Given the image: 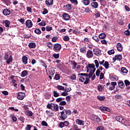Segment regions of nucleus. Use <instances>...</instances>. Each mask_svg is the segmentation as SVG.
Here are the masks:
<instances>
[{"label":"nucleus","mask_w":130,"mask_h":130,"mask_svg":"<svg viewBox=\"0 0 130 130\" xmlns=\"http://www.w3.org/2000/svg\"><path fill=\"white\" fill-rule=\"evenodd\" d=\"M79 76H81L79 77V81L81 83H83L85 85L89 84V81L90 79L88 77V74L87 73H80L78 74Z\"/></svg>","instance_id":"obj_1"},{"label":"nucleus","mask_w":130,"mask_h":130,"mask_svg":"<svg viewBox=\"0 0 130 130\" xmlns=\"http://www.w3.org/2000/svg\"><path fill=\"white\" fill-rule=\"evenodd\" d=\"M4 59H7L6 62L9 64L13 61V57L12 55H9V53H6L4 55Z\"/></svg>","instance_id":"obj_2"},{"label":"nucleus","mask_w":130,"mask_h":130,"mask_svg":"<svg viewBox=\"0 0 130 130\" xmlns=\"http://www.w3.org/2000/svg\"><path fill=\"white\" fill-rule=\"evenodd\" d=\"M61 49V45L57 43L54 45V51H59Z\"/></svg>","instance_id":"obj_3"},{"label":"nucleus","mask_w":130,"mask_h":130,"mask_svg":"<svg viewBox=\"0 0 130 130\" xmlns=\"http://www.w3.org/2000/svg\"><path fill=\"white\" fill-rule=\"evenodd\" d=\"M91 120H93L95 122H100L101 119L98 116L93 115L91 117Z\"/></svg>","instance_id":"obj_4"},{"label":"nucleus","mask_w":130,"mask_h":130,"mask_svg":"<svg viewBox=\"0 0 130 130\" xmlns=\"http://www.w3.org/2000/svg\"><path fill=\"white\" fill-rule=\"evenodd\" d=\"M26 27L27 28H32L33 26V23L30 20H27L25 22Z\"/></svg>","instance_id":"obj_5"},{"label":"nucleus","mask_w":130,"mask_h":130,"mask_svg":"<svg viewBox=\"0 0 130 130\" xmlns=\"http://www.w3.org/2000/svg\"><path fill=\"white\" fill-rule=\"evenodd\" d=\"M62 17L63 20H64L65 21H70V19H71V17H70V15L68 13H63Z\"/></svg>","instance_id":"obj_6"},{"label":"nucleus","mask_w":130,"mask_h":130,"mask_svg":"<svg viewBox=\"0 0 130 130\" xmlns=\"http://www.w3.org/2000/svg\"><path fill=\"white\" fill-rule=\"evenodd\" d=\"M25 97V93L21 92L18 93L17 99L19 100H23Z\"/></svg>","instance_id":"obj_7"},{"label":"nucleus","mask_w":130,"mask_h":130,"mask_svg":"<svg viewBox=\"0 0 130 130\" xmlns=\"http://www.w3.org/2000/svg\"><path fill=\"white\" fill-rule=\"evenodd\" d=\"M86 56L88 58H92V57H93V52L90 50H88L86 53Z\"/></svg>","instance_id":"obj_8"},{"label":"nucleus","mask_w":130,"mask_h":130,"mask_svg":"<svg viewBox=\"0 0 130 130\" xmlns=\"http://www.w3.org/2000/svg\"><path fill=\"white\" fill-rule=\"evenodd\" d=\"M52 110H54V111H58V105L57 104H52Z\"/></svg>","instance_id":"obj_9"},{"label":"nucleus","mask_w":130,"mask_h":130,"mask_svg":"<svg viewBox=\"0 0 130 130\" xmlns=\"http://www.w3.org/2000/svg\"><path fill=\"white\" fill-rule=\"evenodd\" d=\"M116 120L117 121H118L119 122H121V123H123L124 122V119L121 116H117L116 117Z\"/></svg>","instance_id":"obj_10"},{"label":"nucleus","mask_w":130,"mask_h":130,"mask_svg":"<svg viewBox=\"0 0 130 130\" xmlns=\"http://www.w3.org/2000/svg\"><path fill=\"white\" fill-rule=\"evenodd\" d=\"M117 49L118 51H122L123 47L122 45L120 43H118L116 45Z\"/></svg>","instance_id":"obj_11"},{"label":"nucleus","mask_w":130,"mask_h":130,"mask_svg":"<svg viewBox=\"0 0 130 130\" xmlns=\"http://www.w3.org/2000/svg\"><path fill=\"white\" fill-rule=\"evenodd\" d=\"M60 114L62 120H64V119L68 118V115L65 112H63V111L60 112Z\"/></svg>","instance_id":"obj_12"},{"label":"nucleus","mask_w":130,"mask_h":130,"mask_svg":"<svg viewBox=\"0 0 130 130\" xmlns=\"http://www.w3.org/2000/svg\"><path fill=\"white\" fill-rule=\"evenodd\" d=\"M93 51L94 55H100V53H101V51L98 49H93Z\"/></svg>","instance_id":"obj_13"},{"label":"nucleus","mask_w":130,"mask_h":130,"mask_svg":"<svg viewBox=\"0 0 130 130\" xmlns=\"http://www.w3.org/2000/svg\"><path fill=\"white\" fill-rule=\"evenodd\" d=\"M3 13L5 16H9L11 14V11L8 9H5L3 10Z\"/></svg>","instance_id":"obj_14"},{"label":"nucleus","mask_w":130,"mask_h":130,"mask_svg":"<svg viewBox=\"0 0 130 130\" xmlns=\"http://www.w3.org/2000/svg\"><path fill=\"white\" fill-rule=\"evenodd\" d=\"M76 122L77 124H78L79 125H84V124H85V122H84V121L80 120L79 119L76 120Z\"/></svg>","instance_id":"obj_15"},{"label":"nucleus","mask_w":130,"mask_h":130,"mask_svg":"<svg viewBox=\"0 0 130 130\" xmlns=\"http://www.w3.org/2000/svg\"><path fill=\"white\" fill-rule=\"evenodd\" d=\"M49 72L50 75H51V76H53V75L55 74V69L53 68H50L49 70Z\"/></svg>","instance_id":"obj_16"},{"label":"nucleus","mask_w":130,"mask_h":130,"mask_svg":"<svg viewBox=\"0 0 130 130\" xmlns=\"http://www.w3.org/2000/svg\"><path fill=\"white\" fill-rule=\"evenodd\" d=\"M24 113L27 116H32L33 115V112L30 110L25 111Z\"/></svg>","instance_id":"obj_17"},{"label":"nucleus","mask_w":130,"mask_h":130,"mask_svg":"<svg viewBox=\"0 0 130 130\" xmlns=\"http://www.w3.org/2000/svg\"><path fill=\"white\" fill-rule=\"evenodd\" d=\"M45 4L46 6H52L53 5V0H46Z\"/></svg>","instance_id":"obj_18"},{"label":"nucleus","mask_w":130,"mask_h":130,"mask_svg":"<svg viewBox=\"0 0 130 130\" xmlns=\"http://www.w3.org/2000/svg\"><path fill=\"white\" fill-rule=\"evenodd\" d=\"M22 62L24 63V64H27L28 63V57L26 56H23L22 57Z\"/></svg>","instance_id":"obj_19"},{"label":"nucleus","mask_w":130,"mask_h":130,"mask_svg":"<svg viewBox=\"0 0 130 130\" xmlns=\"http://www.w3.org/2000/svg\"><path fill=\"white\" fill-rule=\"evenodd\" d=\"M91 6L94 8V9H98V7H99V5H98V3L93 2L91 4Z\"/></svg>","instance_id":"obj_20"},{"label":"nucleus","mask_w":130,"mask_h":130,"mask_svg":"<svg viewBox=\"0 0 130 130\" xmlns=\"http://www.w3.org/2000/svg\"><path fill=\"white\" fill-rule=\"evenodd\" d=\"M95 71L96 69H94L90 71L89 75L88 74V77L89 78V79H90V78H92V76H93Z\"/></svg>","instance_id":"obj_21"},{"label":"nucleus","mask_w":130,"mask_h":130,"mask_svg":"<svg viewBox=\"0 0 130 130\" xmlns=\"http://www.w3.org/2000/svg\"><path fill=\"white\" fill-rule=\"evenodd\" d=\"M100 108L102 111H108V112L110 111V109L106 107H101Z\"/></svg>","instance_id":"obj_22"},{"label":"nucleus","mask_w":130,"mask_h":130,"mask_svg":"<svg viewBox=\"0 0 130 130\" xmlns=\"http://www.w3.org/2000/svg\"><path fill=\"white\" fill-rule=\"evenodd\" d=\"M81 3H82L84 6H89L90 5V0H82Z\"/></svg>","instance_id":"obj_23"},{"label":"nucleus","mask_w":130,"mask_h":130,"mask_svg":"<svg viewBox=\"0 0 130 130\" xmlns=\"http://www.w3.org/2000/svg\"><path fill=\"white\" fill-rule=\"evenodd\" d=\"M28 47L29 48H35L36 47V44L33 42L29 43L28 44Z\"/></svg>","instance_id":"obj_24"},{"label":"nucleus","mask_w":130,"mask_h":130,"mask_svg":"<svg viewBox=\"0 0 130 130\" xmlns=\"http://www.w3.org/2000/svg\"><path fill=\"white\" fill-rule=\"evenodd\" d=\"M115 58L116 60H121L122 59V56L120 54L116 55Z\"/></svg>","instance_id":"obj_25"},{"label":"nucleus","mask_w":130,"mask_h":130,"mask_svg":"<svg viewBox=\"0 0 130 130\" xmlns=\"http://www.w3.org/2000/svg\"><path fill=\"white\" fill-rule=\"evenodd\" d=\"M70 2L74 6H78V5L79 4L78 0H70Z\"/></svg>","instance_id":"obj_26"},{"label":"nucleus","mask_w":130,"mask_h":130,"mask_svg":"<svg viewBox=\"0 0 130 130\" xmlns=\"http://www.w3.org/2000/svg\"><path fill=\"white\" fill-rule=\"evenodd\" d=\"M118 86L121 89H123L124 88V83L122 81H120L118 82Z\"/></svg>","instance_id":"obj_27"},{"label":"nucleus","mask_w":130,"mask_h":130,"mask_svg":"<svg viewBox=\"0 0 130 130\" xmlns=\"http://www.w3.org/2000/svg\"><path fill=\"white\" fill-rule=\"evenodd\" d=\"M28 75V71L27 70H24L22 73H21V77L22 78H24V77H26Z\"/></svg>","instance_id":"obj_28"},{"label":"nucleus","mask_w":130,"mask_h":130,"mask_svg":"<svg viewBox=\"0 0 130 130\" xmlns=\"http://www.w3.org/2000/svg\"><path fill=\"white\" fill-rule=\"evenodd\" d=\"M121 72L123 74H127V73L128 72V71L127 70L126 68L123 67L121 69Z\"/></svg>","instance_id":"obj_29"},{"label":"nucleus","mask_w":130,"mask_h":130,"mask_svg":"<svg viewBox=\"0 0 130 130\" xmlns=\"http://www.w3.org/2000/svg\"><path fill=\"white\" fill-rule=\"evenodd\" d=\"M63 112H64L67 115H71L72 114V112L70 110H63Z\"/></svg>","instance_id":"obj_30"},{"label":"nucleus","mask_w":130,"mask_h":130,"mask_svg":"<svg viewBox=\"0 0 130 130\" xmlns=\"http://www.w3.org/2000/svg\"><path fill=\"white\" fill-rule=\"evenodd\" d=\"M56 88L58 90H61V91H64V87L58 85L56 86Z\"/></svg>","instance_id":"obj_31"},{"label":"nucleus","mask_w":130,"mask_h":130,"mask_svg":"<svg viewBox=\"0 0 130 130\" xmlns=\"http://www.w3.org/2000/svg\"><path fill=\"white\" fill-rule=\"evenodd\" d=\"M99 37L100 39H104V38L106 37V34L105 33H102L99 35Z\"/></svg>","instance_id":"obj_32"},{"label":"nucleus","mask_w":130,"mask_h":130,"mask_svg":"<svg viewBox=\"0 0 130 130\" xmlns=\"http://www.w3.org/2000/svg\"><path fill=\"white\" fill-rule=\"evenodd\" d=\"M5 24L6 27H7V28H9V27H10V25H11V21L9 20H6Z\"/></svg>","instance_id":"obj_33"},{"label":"nucleus","mask_w":130,"mask_h":130,"mask_svg":"<svg viewBox=\"0 0 130 130\" xmlns=\"http://www.w3.org/2000/svg\"><path fill=\"white\" fill-rule=\"evenodd\" d=\"M110 79L111 81H117V80H118V77L115 75H114L110 77Z\"/></svg>","instance_id":"obj_34"},{"label":"nucleus","mask_w":130,"mask_h":130,"mask_svg":"<svg viewBox=\"0 0 130 130\" xmlns=\"http://www.w3.org/2000/svg\"><path fill=\"white\" fill-rule=\"evenodd\" d=\"M104 67L106 70L109 69V63L108 61H105L104 64Z\"/></svg>","instance_id":"obj_35"},{"label":"nucleus","mask_w":130,"mask_h":130,"mask_svg":"<svg viewBox=\"0 0 130 130\" xmlns=\"http://www.w3.org/2000/svg\"><path fill=\"white\" fill-rule=\"evenodd\" d=\"M46 113L49 116H53V113H52V112H51V111H50V110H49V111L47 110L46 111Z\"/></svg>","instance_id":"obj_36"},{"label":"nucleus","mask_w":130,"mask_h":130,"mask_svg":"<svg viewBox=\"0 0 130 130\" xmlns=\"http://www.w3.org/2000/svg\"><path fill=\"white\" fill-rule=\"evenodd\" d=\"M97 98L98 100H100V101H103L105 99V96H98Z\"/></svg>","instance_id":"obj_37"},{"label":"nucleus","mask_w":130,"mask_h":130,"mask_svg":"<svg viewBox=\"0 0 130 130\" xmlns=\"http://www.w3.org/2000/svg\"><path fill=\"white\" fill-rule=\"evenodd\" d=\"M35 33L38 34V35H40V34H41V30L37 28L35 30Z\"/></svg>","instance_id":"obj_38"},{"label":"nucleus","mask_w":130,"mask_h":130,"mask_svg":"<svg viewBox=\"0 0 130 130\" xmlns=\"http://www.w3.org/2000/svg\"><path fill=\"white\" fill-rule=\"evenodd\" d=\"M108 54H109V55H111V54H114V49H111L108 51Z\"/></svg>","instance_id":"obj_39"},{"label":"nucleus","mask_w":130,"mask_h":130,"mask_svg":"<svg viewBox=\"0 0 130 130\" xmlns=\"http://www.w3.org/2000/svg\"><path fill=\"white\" fill-rule=\"evenodd\" d=\"M115 97L116 99H118V100H121V99H122V96L120 94H117Z\"/></svg>","instance_id":"obj_40"},{"label":"nucleus","mask_w":130,"mask_h":130,"mask_svg":"<svg viewBox=\"0 0 130 130\" xmlns=\"http://www.w3.org/2000/svg\"><path fill=\"white\" fill-rule=\"evenodd\" d=\"M69 78L71 80H76L77 79V76H76V74H73V75H72V76L69 77Z\"/></svg>","instance_id":"obj_41"},{"label":"nucleus","mask_w":130,"mask_h":130,"mask_svg":"<svg viewBox=\"0 0 130 130\" xmlns=\"http://www.w3.org/2000/svg\"><path fill=\"white\" fill-rule=\"evenodd\" d=\"M46 22H45V21H42V22H40V23H38V25H39V26H46Z\"/></svg>","instance_id":"obj_42"},{"label":"nucleus","mask_w":130,"mask_h":130,"mask_svg":"<svg viewBox=\"0 0 130 130\" xmlns=\"http://www.w3.org/2000/svg\"><path fill=\"white\" fill-rule=\"evenodd\" d=\"M94 63L95 64V67L96 68V69H98V68H99V61H98V60L95 59L94 60Z\"/></svg>","instance_id":"obj_43"},{"label":"nucleus","mask_w":130,"mask_h":130,"mask_svg":"<svg viewBox=\"0 0 130 130\" xmlns=\"http://www.w3.org/2000/svg\"><path fill=\"white\" fill-rule=\"evenodd\" d=\"M67 10L71 11L72 10V4H68L66 5Z\"/></svg>","instance_id":"obj_44"},{"label":"nucleus","mask_w":130,"mask_h":130,"mask_svg":"<svg viewBox=\"0 0 130 130\" xmlns=\"http://www.w3.org/2000/svg\"><path fill=\"white\" fill-rule=\"evenodd\" d=\"M53 93L54 97H58L59 96V93L56 91H54Z\"/></svg>","instance_id":"obj_45"},{"label":"nucleus","mask_w":130,"mask_h":130,"mask_svg":"<svg viewBox=\"0 0 130 130\" xmlns=\"http://www.w3.org/2000/svg\"><path fill=\"white\" fill-rule=\"evenodd\" d=\"M92 39H93V40H95V41H96V42H99V38L95 36L92 37Z\"/></svg>","instance_id":"obj_46"},{"label":"nucleus","mask_w":130,"mask_h":130,"mask_svg":"<svg viewBox=\"0 0 130 130\" xmlns=\"http://www.w3.org/2000/svg\"><path fill=\"white\" fill-rule=\"evenodd\" d=\"M88 68H89V69H93V70H94V69H96V68H95V64H94L93 63L89 64Z\"/></svg>","instance_id":"obj_47"},{"label":"nucleus","mask_w":130,"mask_h":130,"mask_svg":"<svg viewBox=\"0 0 130 130\" xmlns=\"http://www.w3.org/2000/svg\"><path fill=\"white\" fill-rule=\"evenodd\" d=\"M3 3L6 4L7 6H9L11 3L10 2V0H3Z\"/></svg>","instance_id":"obj_48"},{"label":"nucleus","mask_w":130,"mask_h":130,"mask_svg":"<svg viewBox=\"0 0 130 130\" xmlns=\"http://www.w3.org/2000/svg\"><path fill=\"white\" fill-rule=\"evenodd\" d=\"M95 16L96 17V18H100V13L97 10L95 11Z\"/></svg>","instance_id":"obj_49"},{"label":"nucleus","mask_w":130,"mask_h":130,"mask_svg":"<svg viewBox=\"0 0 130 130\" xmlns=\"http://www.w3.org/2000/svg\"><path fill=\"white\" fill-rule=\"evenodd\" d=\"M124 83H125L126 87H127V86L130 85V82L128 80H124Z\"/></svg>","instance_id":"obj_50"},{"label":"nucleus","mask_w":130,"mask_h":130,"mask_svg":"<svg viewBox=\"0 0 130 130\" xmlns=\"http://www.w3.org/2000/svg\"><path fill=\"white\" fill-rule=\"evenodd\" d=\"M66 101L68 102V103H70L71 102V96L70 95H68L66 98Z\"/></svg>","instance_id":"obj_51"},{"label":"nucleus","mask_w":130,"mask_h":130,"mask_svg":"<svg viewBox=\"0 0 130 130\" xmlns=\"http://www.w3.org/2000/svg\"><path fill=\"white\" fill-rule=\"evenodd\" d=\"M53 56L54 57V58L57 59L58 58H59V53L54 54H53Z\"/></svg>","instance_id":"obj_52"},{"label":"nucleus","mask_w":130,"mask_h":130,"mask_svg":"<svg viewBox=\"0 0 130 130\" xmlns=\"http://www.w3.org/2000/svg\"><path fill=\"white\" fill-rule=\"evenodd\" d=\"M72 69L73 70H75L76 69V67H77V62L74 61L72 62Z\"/></svg>","instance_id":"obj_53"},{"label":"nucleus","mask_w":130,"mask_h":130,"mask_svg":"<svg viewBox=\"0 0 130 130\" xmlns=\"http://www.w3.org/2000/svg\"><path fill=\"white\" fill-rule=\"evenodd\" d=\"M46 31H47L48 32H49L51 31V30H52V27L48 26H46Z\"/></svg>","instance_id":"obj_54"},{"label":"nucleus","mask_w":130,"mask_h":130,"mask_svg":"<svg viewBox=\"0 0 130 130\" xmlns=\"http://www.w3.org/2000/svg\"><path fill=\"white\" fill-rule=\"evenodd\" d=\"M42 14H43V15H46V14H48V10L47 9L44 8Z\"/></svg>","instance_id":"obj_55"},{"label":"nucleus","mask_w":130,"mask_h":130,"mask_svg":"<svg viewBox=\"0 0 130 130\" xmlns=\"http://www.w3.org/2000/svg\"><path fill=\"white\" fill-rule=\"evenodd\" d=\"M59 127H60L61 128H62V127H64V124L63 122H60L59 123Z\"/></svg>","instance_id":"obj_56"},{"label":"nucleus","mask_w":130,"mask_h":130,"mask_svg":"<svg viewBox=\"0 0 130 130\" xmlns=\"http://www.w3.org/2000/svg\"><path fill=\"white\" fill-rule=\"evenodd\" d=\"M54 78H55V80H59V79H60V76L59 74L55 75Z\"/></svg>","instance_id":"obj_57"},{"label":"nucleus","mask_w":130,"mask_h":130,"mask_svg":"<svg viewBox=\"0 0 130 130\" xmlns=\"http://www.w3.org/2000/svg\"><path fill=\"white\" fill-rule=\"evenodd\" d=\"M59 105L64 106L67 105V102L63 101L59 103Z\"/></svg>","instance_id":"obj_58"},{"label":"nucleus","mask_w":130,"mask_h":130,"mask_svg":"<svg viewBox=\"0 0 130 130\" xmlns=\"http://www.w3.org/2000/svg\"><path fill=\"white\" fill-rule=\"evenodd\" d=\"M31 125H30V124H27L26 125V127H25V129L26 130H30V129H31Z\"/></svg>","instance_id":"obj_59"},{"label":"nucleus","mask_w":130,"mask_h":130,"mask_svg":"<svg viewBox=\"0 0 130 130\" xmlns=\"http://www.w3.org/2000/svg\"><path fill=\"white\" fill-rule=\"evenodd\" d=\"M68 95H69V93L66 91L62 92L61 94V96H68Z\"/></svg>","instance_id":"obj_60"},{"label":"nucleus","mask_w":130,"mask_h":130,"mask_svg":"<svg viewBox=\"0 0 130 130\" xmlns=\"http://www.w3.org/2000/svg\"><path fill=\"white\" fill-rule=\"evenodd\" d=\"M62 100H64V98H59L56 99V102H60V101H62Z\"/></svg>","instance_id":"obj_61"},{"label":"nucleus","mask_w":130,"mask_h":130,"mask_svg":"<svg viewBox=\"0 0 130 130\" xmlns=\"http://www.w3.org/2000/svg\"><path fill=\"white\" fill-rule=\"evenodd\" d=\"M57 40V37H54L52 39V42H56Z\"/></svg>","instance_id":"obj_62"},{"label":"nucleus","mask_w":130,"mask_h":130,"mask_svg":"<svg viewBox=\"0 0 130 130\" xmlns=\"http://www.w3.org/2000/svg\"><path fill=\"white\" fill-rule=\"evenodd\" d=\"M96 130H104L103 126H100L97 127Z\"/></svg>","instance_id":"obj_63"},{"label":"nucleus","mask_w":130,"mask_h":130,"mask_svg":"<svg viewBox=\"0 0 130 130\" xmlns=\"http://www.w3.org/2000/svg\"><path fill=\"white\" fill-rule=\"evenodd\" d=\"M124 34H125V35H127V36H129L130 31L128 30H127L124 31Z\"/></svg>","instance_id":"obj_64"}]
</instances>
